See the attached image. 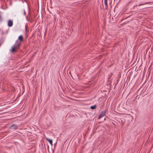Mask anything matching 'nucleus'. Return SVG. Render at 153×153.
Returning <instances> with one entry per match:
<instances>
[{"instance_id": "nucleus-6", "label": "nucleus", "mask_w": 153, "mask_h": 153, "mask_svg": "<svg viewBox=\"0 0 153 153\" xmlns=\"http://www.w3.org/2000/svg\"><path fill=\"white\" fill-rule=\"evenodd\" d=\"M46 139L47 141L49 142V143L51 145V146H53L52 140L51 139H50L47 138H46Z\"/></svg>"}, {"instance_id": "nucleus-3", "label": "nucleus", "mask_w": 153, "mask_h": 153, "mask_svg": "<svg viewBox=\"0 0 153 153\" xmlns=\"http://www.w3.org/2000/svg\"><path fill=\"white\" fill-rule=\"evenodd\" d=\"M18 128V126L15 124H13L11 125L10 127V128L11 129L16 130Z\"/></svg>"}, {"instance_id": "nucleus-11", "label": "nucleus", "mask_w": 153, "mask_h": 153, "mask_svg": "<svg viewBox=\"0 0 153 153\" xmlns=\"http://www.w3.org/2000/svg\"><path fill=\"white\" fill-rule=\"evenodd\" d=\"M23 13H24V15H25V14H26V12H25V10H23Z\"/></svg>"}, {"instance_id": "nucleus-13", "label": "nucleus", "mask_w": 153, "mask_h": 153, "mask_svg": "<svg viewBox=\"0 0 153 153\" xmlns=\"http://www.w3.org/2000/svg\"><path fill=\"white\" fill-rule=\"evenodd\" d=\"M137 5H136L134 6V7H137Z\"/></svg>"}, {"instance_id": "nucleus-8", "label": "nucleus", "mask_w": 153, "mask_h": 153, "mask_svg": "<svg viewBox=\"0 0 153 153\" xmlns=\"http://www.w3.org/2000/svg\"><path fill=\"white\" fill-rule=\"evenodd\" d=\"M150 3L149 2H146V3H141V4H139V5H138V6H141V5H144V4H149V3Z\"/></svg>"}, {"instance_id": "nucleus-10", "label": "nucleus", "mask_w": 153, "mask_h": 153, "mask_svg": "<svg viewBox=\"0 0 153 153\" xmlns=\"http://www.w3.org/2000/svg\"><path fill=\"white\" fill-rule=\"evenodd\" d=\"M3 20L1 12L0 11V22L2 21Z\"/></svg>"}, {"instance_id": "nucleus-2", "label": "nucleus", "mask_w": 153, "mask_h": 153, "mask_svg": "<svg viewBox=\"0 0 153 153\" xmlns=\"http://www.w3.org/2000/svg\"><path fill=\"white\" fill-rule=\"evenodd\" d=\"M108 111V109H106L104 111H102L101 113L99 115L98 119H100L104 116L105 115L106 111Z\"/></svg>"}, {"instance_id": "nucleus-1", "label": "nucleus", "mask_w": 153, "mask_h": 153, "mask_svg": "<svg viewBox=\"0 0 153 153\" xmlns=\"http://www.w3.org/2000/svg\"><path fill=\"white\" fill-rule=\"evenodd\" d=\"M21 43L20 41L16 40L13 47L12 48L11 52L12 53L16 52V50L19 49L21 45Z\"/></svg>"}, {"instance_id": "nucleus-4", "label": "nucleus", "mask_w": 153, "mask_h": 153, "mask_svg": "<svg viewBox=\"0 0 153 153\" xmlns=\"http://www.w3.org/2000/svg\"><path fill=\"white\" fill-rule=\"evenodd\" d=\"M13 25V21L11 20H8L7 22V26L9 27H11Z\"/></svg>"}, {"instance_id": "nucleus-14", "label": "nucleus", "mask_w": 153, "mask_h": 153, "mask_svg": "<svg viewBox=\"0 0 153 153\" xmlns=\"http://www.w3.org/2000/svg\"><path fill=\"white\" fill-rule=\"evenodd\" d=\"M27 20L28 21V18L27 17Z\"/></svg>"}, {"instance_id": "nucleus-7", "label": "nucleus", "mask_w": 153, "mask_h": 153, "mask_svg": "<svg viewBox=\"0 0 153 153\" xmlns=\"http://www.w3.org/2000/svg\"><path fill=\"white\" fill-rule=\"evenodd\" d=\"M107 0H104V4L105 6V9H107L108 8Z\"/></svg>"}, {"instance_id": "nucleus-9", "label": "nucleus", "mask_w": 153, "mask_h": 153, "mask_svg": "<svg viewBox=\"0 0 153 153\" xmlns=\"http://www.w3.org/2000/svg\"><path fill=\"white\" fill-rule=\"evenodd\" d=\"M96 105H94L91 106L90 107V108L91 109H94L96 108Z\"/></svg>"}, {"instance_id": "nucleus-5", "label": "nucleus", "mask_w": 153, "mask_h": 153, "mask_svg": "<svg viewBox=\"0 0 153 153\" xmlns=\"http://www.w3.org/2000/svg\"><path fill=\"white\" fill-rule=\"evenodd\" d=\"M17 40H18L19 41H20V42H22L23 41V36L22 35L18 37V39Z\"/></svg>"}, {"instance_id": "nucleus-12", "label": "nucleus", "mask_w": 153, "mask_h": 153, "mask_svg": "<svg viewBox=\"0 0 153 153\" xmlns=\"http://www.w3.org/2000/svg\"><path fill=\"white\" fill-rule=\"evenodd\" d=\"M133 1H134V0H131V1H130V2H129L128 3H129V4H130V3L131 2H132Z\"/></svg>"}]
</instances>
